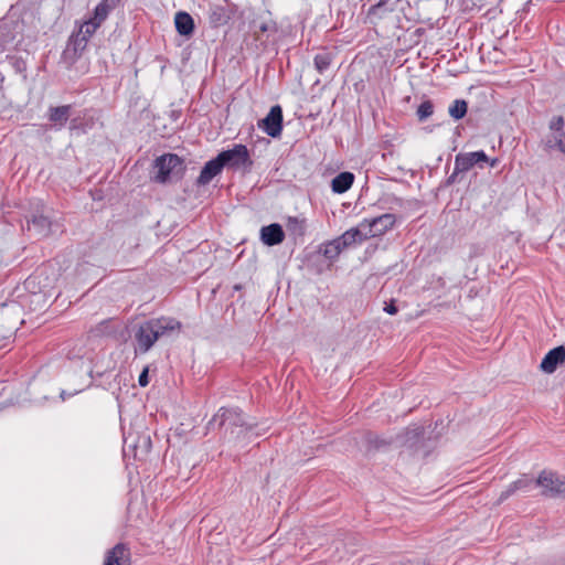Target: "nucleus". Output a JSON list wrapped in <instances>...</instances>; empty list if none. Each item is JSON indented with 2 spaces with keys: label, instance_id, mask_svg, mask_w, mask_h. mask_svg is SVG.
<instances>
[{
  "label": "nucleus",
  "instance_id": "1",
  "mask_svg": "<svg viewBox=\"0 0 565 565\" xmlns=\"http://www.w3.org/2000/svg\"><path fill=\"white\" fill-rule=\"evenodd\" d=\"M180 329L181 322L171 317L149 319L140 323L135 331V351L146 353L153 347L158 339L170 335L174 331L179 332Z\"/></svg>",
  "mask_w": 565,
  "mask_h": 565
},
{
  "label": "nucleus",
  "instance_id": "2",
  "mask_svg": "<svg viewBox=\"0 0 565 565\" xmlns=\"http://www.w3.org/2000/svg\"><path fill=\"white\" fill-rule=\"evenodd\" d=\"M216 424L221 428H224L225 435L230 434L232 439H239L242 436L245 437L253 430V426L245 422L239 408L221 407L209 422L207 428Z\"/></svg>",
  "mask_w": 565,
  "mask_h": 565
},
{
  "label": "nucleus",
  "instance_id": "3",
  "mask_svg": "<svg viewBox=\"0 0 565 565\" xmlns=\"http://www.w3.org/2000/svg\"><path fill=\"white\" fill-rule=\"evenodd\" d=\"M153 168L156 169L153 179L158 183H166L172 178L180 179L185 169L183 160L174 153L158 157L154 160Z\"/></svg>",
  "mask_w": 565,
  "mask_h": 565
},
{
  "label": "nucleus",
  "instance_id": "4",
  "mask_svg": "<svg viewBox=\"0 0 565 565\" xmlns=\"http://www.w3.org/2000/svg\"><path fill=\"white\" fill-rule=\"evenodd\" d=\"M535 484L542 488L544 497H565V476H559L552 470H543L535 480Z\"/></svg>",
  "mask_w": 565,
  "mask_h": 565
},
{
  "label": "nucleus",
  "instance_id": "5",
  "mask_svg": "<svg viewBox=\"0 0 565 565\" xmlns=\"http://www.w3.org/2000/svg\"><path fill=\"white\" fill-rule=\"evenodd\" d=\"M217 157L224 167L231 169L250 168L253 164L247 147L241 143L234 145L232 149L221 151Z\"/></svg>",
  "mask_w": 565,
  "mask_h": 565
},
{
  "label": "nucleus",
  "instance_id": "6",
  "mask_svg": "<svg viewBox=\"0 0 565 565\" xmlns=\"http://www.w3.org/2000/svg\"><path fill=\"white\" fill-rule=\"evenodd\" d=\"M395 223V215L386 213L371 220L364 218L361 222V226L365 230L367 238H371L384 235L387 231L393 228Z\"/></svg>",
  "mask_w": 565,
  "mask_h": 565
},
{
  "label": "nucleus",
  "instance_id": "7",
  "mask_svg": "<svg viewBox=\"0 0 565 565\" xmlns=\"http://www.w3.org/2000/svg\"><path fill=\"white\" fill-rule=\"evenodd\" d=\"M258 127L269 137H279L282 130V108L279 105L273 106L267 116L258 122Z\"/></svg>",
  "mask_w": 565,
  "mask_h": 565
},
{
  "label": "nucleus",
  "instance_id": "8",
  "mask_svg": "<svg viewBox=\"0 0 565 565\" xmlns=\"http://www.w3.org/2000/svg\"><path fill=\"white\" fill-rule=\"evenodd\" d=\"M489 158L483 150L458 153L455 158L456 171L466 172L475 164L480 162H488Z\"/></svg>",
  "mask_w": 565,
  "mask_h": 565
},
{
  "label": "nucleus",
  "instance_id": "9",
  "mask_svg": "<svg viewBox=\"0 0 565 565\" xmlns=\"http://www.w3.org/2000/svg\"><path fill=\"white\" fill-rule=\"evenodd\" d=\"M565 362V348L563 345L550 350L541 362V370L547 374L553 373L557 366Z\"/></svg>",
  "mask_w": 565,
  "mask_h": 565
},
{
  "label": "nucleus",
  "instance_id": "10",
  "mask_svg": "<svg viewBox=\"0 0 565 565\" xmlns=\"http://www.w3.org/2000/svg\"><path fill=\"white\" fill-rule=\"evenodd\" d=\"M72 105L51 106L47 109V119L53 124L55 130H61L71 117Z\"/></svg>",
  "mask_w": 565,
  "mask_h": 565
},
{
  "label": "nucleus",
  "instance_id": "11",
  "mask_svg": "<svg viewBox=\"0 0 565 565\" xmlns=\"http://www.w3.org/2000/svg\"><path fill=\"white\" fill-rule=\"evenodd\" d=\"M224 166L216 156L212 160L207 161L202 168L200 175L196 179V185L203 186L207 185L213 178L220 174L223 170Z\"/></svg>",
  "mask_w": 565,
  "mask_h": 565
},
{
  "label": "nucleus",
  "instance_id": "12",
  "mask_svg": "<svg viewBox=\"0 0 565 565\" xmlns=\"http://www.w3.org/2000/svg\"><path fill=\"white\" fill-rule=\"evenodd\" d=\"M285 238V232L282 226L278 223H273L267 226H263L260 230V239L267 246H275L282 243Z\"/></svg>",
  "mask_w": 565,
  "mask_h": 565
},
{
  "label": "nucleus",
  "instance_id": "13",
  "mask_svg": "<svg viewBox=\"0 0 565 565\" xmlns=\"http://www.w3.org/2000/svg\"><path fill=\"white\" fill-rule=\"evenodd\" d=\"M343 248L353 246L355 244H361L362 242L367 239V235L365 230L361 226V223L356 227H352L345 231L342 235L338 237Z\"/></svg>",
  "mask_w": 565,
  "mask_h": 565
},
{
  "label": "nucleus",
  "instance_id": "14",
  "mask_svg": "<svg viewBox=\"0 0 565 565\" xmlns=\"http://www.w3.org/2000/svg\"><path fill=\"white\" fill-rule=\"evenodd\" d=\"M104 565H129V550L122 543L116 544L107 552Z\"/></svg>",
  "mask_w": 565,
  "mask_h": 565
},
{
  "label": "nucleus",
  "instance_id": "15",
  "mask_svg": "<svg viewBox=\"0 0 565 565\" xmlns=\"http://www.w3.org/2000/svg\"><path fill=\"white\" fill-rule=\"evenodd\" d=\"M174 25L178 33L183 36H190L194 31V20L188 12L184 11H180L175 14Z\"/></svg>",
  "mask_w": 565,
  "mask_h": 565
},
{
  "label": "nucleus",
  "instance_id": "16",
  "mask_svg": "<svg viewBox=\"0 0 565 565\" xmlns=\"http://www.w3.org/2000/svg\"><path fill=\"white\" fill-rule=\"evenodd\" d=\"M52 222L43 214L33 215L28 222V228L33 230L39 236H47L51 233Z\"/></svg>",
  "mask_w": 565,
  "mask_h": 565
},
{
  "label": "nucleus",
  "instance_id": "17",
  "mask_svg": "<svg viewBox=\"0 0 565 565\" xmlns=\"http://www.w3.org/2000/svg\"><path fill=\"white\" fill-rule=\"evenodd\" d=\"M121 0H100L95 7L93 15L94 20L102 21L103 23L107 20L109 14L120 6Z\"/></svg>",
  "mask_w": 565,
  "mask_h": 565
},
{
  "label": "nucleus",
  "instance_id": "18",
  "mask_svg": "<svg viewBox=\"0 0 565 565\" xmlns=\"http://www.w3.org/2000/svg\"><path fill=\"white\" fill-rule=\"evenodd\" d=\"M354 182V174L349 171H344L335 175L331 181V189L334 193L347 192Z\"/></svg>",
  "mask_w": 565,
  "mask_h": 565
},
{
  "label": "nucleus",
  "instance_id": "19",
  "mask_svg": "<svg viewBox=\"0 0 565 565\" xmlns=\"http://www.w3.org/2000/svg\"><path fill=\"white\" fill-rule=\"evenodd\" d=\"M344 248L341 246L340 241L337 238L322 244L319 252L329 260H334Z\"/></svg>",
  "mask_w": 565,
  "mask_h": 565
},
{
  "label": "nucleus",
  "instance_id": "20",
  "mask_svg": "<svg viewBox=\"0 0 565 565\" xmlns=\"http://www.w3.org/2000/svg\"><path fill=\"white\" fill-rule=\"evenodd\" d=\"M543 143L547 150L557 149L565 153V132L551 131L543 140Z\"/></svg>",
  "mask_w": 565,
  "mask_h": 565
},
{
  "label": "nucleus",
  "instance_id": "21",
  "mask_svg": "<svg viewBox=\"0 0 565 565\" xmlns=\"http://www.w3.org/2000/svg\"><path fill=\"white\" fill-rule=\"evenodd\" d=\"M334 58V54L330 51H322L316 54L313 58L315 68L318 73L323 74L327 70H329L332 61Z\"/></svg>",
  "mask_w": 565,
  "mask_h": 565
},
{
  "label": "nucleus",
  "instance_id": "22",
  "mask_svg": "<svg viewBox=\"0 0 565 565\" xmlns=\"http://www.w3.org/2000/svg\"><path fill=\"white\" fill-rule=\"evenodd\" d=\"M287 231L295 237L303 236L306 233V220L296 216H290L286 224Z\"/></svg>",
  "mask_w": 565,
  "mask_h": 565
},
{
  "label": "nucleus",
  "instance_id": "23",
  "mask_svg": "<svg viewBox=\"0 0 565 565\" xmlns=\"http://www.w3.org/2000/svg\"><path fill=\"white\" fill-rule=\"evenodd\" d=\"M468 110V104L463 99H456L448 109L450 117L456 120L463 118Z\"/></svg>",
  "mask_w": 565,
  "mask_h": 565
},
{
  "label": "nucleus",
  "instance_id": "24",
  "mask_svg": "<svg viewBox=\"0 0 565 565\" xmlns=\"http://www.w3.org/2000/svg\"><path fill=\"white\" fill-rule=\"evenodd\" d=\"M102 24H103V22L98 21V20H94V15H93L79 25L78 31L81 34H83L89 39L97 31V29L100 28Z\"/></svg>",
  "mask_w": 565,
  "mask_h": 565
},
{
  "label": "nucleus",
  "instance_id": "25",
  "mask_svg": "<svg viewBox=\"0 0 565 565\" xmlns=\"http://www.w3.org/2000/svg\"><path fill=\"white\" fill-rule=\"evenodd\" d=\"M434 114V104L430 100H424L417 108L416 115L419 121H425Z\"/></svg>",
  "mask_w": 565,
  "mask_h": 565
},
{
  "label": "nucleus",
  "instance_id": "26",
  "mask_svg": "<svg viewBox=\"0 0 565 565\" xmlns=\"http://www.w3.org/2000/svg\"><path fill=\"white\" fill-rule=\"evenodd\" d=\"M88 38L81 34L79 31L70 38V45H73L75 52L83 51L87 44Z\"/></svg>",
  "mask_w": 565,
  "mask_h": 565
},
{
  "label": "nucleus",
  "instance_id": "27",
  "mask_svg": "<svg viewBox=\"0 0 565 565\" xmlns=\"http://www.w3.org/2000/svg\"><path fill=\"white\" fill-rule=\"evenodd\" d=\"M565 120L563 116H555L551 119L548 124V128L554 132H565L564 131Z\"/></svg>",
  "mask_w": 565,
  "mask_h": 565
},
{
  "label": "nucleus",
  "instance_id": "28",
  "mask_svg": "<svg viewBox=\"0 0 565 565\" xmlns=\"http://www.w3.org/2000/svg\"><path fill=\"white\" fill-rule=\"evenodd\" d=\"M512 483H513V487L516 488L518 491L519 490L526 491L532 484V479L524 476V477L515 480Z\"/></svg>",
  "mask_w": 565,
  "mask_h": 565
},
{
  "label": "nucleus",
  "instance_id": "29",
  "mask_svg": "<svg viewBox=\"0 0 565 565\" xmlns=\"http://www.w3.org/2000/svg\"><path fill=\"white\" fill-rule=\"evenodd\" d=\"M211 20L215 23H224L226 21V17L222 12V9H215L211 13Z\"/></svg>",
  "mask_w": 565,
  "mask_h": 565
},
{
  "label": "nucleus",
  "instance_id": "30",
  "mask_svg": "<svg viewBox=\"0 0 565 565\" xmlns=\"http://www.w3.org/2000/svg\"><path fill=\"white\" fill-rule=\"evenodd\" d=\"M386 11L385 9V3L384 2H379L375 6H372L369 10V14L370 15H382V12Z\"/></svg>",
  "mask_w": 565,
  "mask_h": 565
},
{
  "label": "nucleus",
  "instance_id": "31",
  "mask_svg": "<svg viewBox=\"0 0 565 565\" xmlns=\"http://www.w3.org/2000/svg\"><path fill=\"white\" fill-rule=\"evenodd\" d=\"M518 490L516 488L513 487V483H510L509 487L501 492L500 497H499V501L502 502L504 500H507L510 495H512L513 493H515Z\"/></svg>",
  "mask_w": 565,
  "mask_h": 565
},
{
  "label": "nucleus",
  "instance_id": "32",
  "mask_svg": "<svg viewBox=\"0 0 565 565\" xmlns=\"http://www.w3.org/2000/svg\"><path fill=\"white\" fill-rule=\"evenodd\" d=\"M138 383L141 387H145L149 384L148 367L143 369V371L140 373Z\"/></svg>",
  "mask_w": 565,
  "mask_h": 565
},
{
  "label": "nucleus",
  "instance_id": "33",
  "mask_svg": "<svg viewBox=\"0 0 565 565\" xmlns=\"http://www.w3.org/2000/svg\"><path fill=\"white\" fill-rule=\"evenodd\" d=\"M110 322H111L110 320H105V321H103V322L97 327L96 332H97L98 334H108V333H110V331H108V330H107V329H108V326H109V323H110Z\"/></svg>",
  "mask_w": 565,
  "mask_h": 565
},
{
  "label": "nucleus",
  "instance_id": "34",
  "mask_svg": "<svg viewBox=\"0 0 565 565\" xmlns=\"http://www.w3.org/2000/svg\"><path fill=\"white\" fill-rule=\"evenodd\" d=\"M384 311L388 315H396L398 312V309L395 302L392 300L391 302L385 305Z\"/></svg>",
  "mask_w": 565,
  "mask_h": 565
},
{
  "label": "nucleus",
  "instance_id": "35",
  "mask_svg": "<svg viewBox=\"0 0 565 565\" xmlns=\"http://www.w3.org/2000/svg\"><path fill=\"white\" fill-rule=\"evenodd\" d=\"M460 172H457L456 171V167L454 168V172L449 175V178L447 179V183L448 184H452L456 182V179H457V175L459 174Z\"/></svg>",
  "mask_w": 565,
  "mask_h": 565
},
{
  "label": "nucleus",
  "instance_id": "36",
  "mask_svg": "<svg viewBox=\"0 0 565 565\" xmlns=\"http://www.w3.org/2000/svg\"><path fill=\"white\" fill-rule=\"evenodd\" d=\"M4 42H6V34L0 31V52H3L6 49Z\"/></svg>",
  "mask_w": 565,
  "mask_h": 565
},
{
  "label": "nucleus",
  "instance_id": "37",
  "mask_svg": "<svg viewBox=\"0 0 565 565\" xmlns=\"http://www.w3.org/2000/svg\"><path fill=\"white\" fill-rule=\"evenodd\" d=\"M15 67H17V70H18V71H22V70H24V68H25V64H24V62H23V61H21V60H17V61H15Z\"/></svg>",
  "mask_w": 565,
  "mask_h": 565
},
{
  "label": "nucleus",
  "instance_id": "38",
  "mask_svg": "<svg viewBox=\"0 0 565 565\" xmlns=\"http://www.w3.org/2000/svg\"><path fill=\"white\" fill-rule=\"evenodd\" d=\"M497 163H498V159H493V160L490 161V167L493 168V167L497 166Z\"/></svg>",
  "mask_w": 565,
  "mask_h": 565
},
{
  "label": "nucleus",
  "instance_id": "39",
  "mask_svg": "<svg viewBox=\"0 0 565 565\" xmlns=\"http://www.w3.org/2000/svg\"><path fill=\"white\" fill-rule=\"evenodd\" d=\"M423 434V428H417L416 429V435H422Z\"/></svg>",
  "mask_w": 565,
  "mask_h": 565
},
{
  "label": "nucleus",
  "instance_id": "40",
  "mask_svg": "<svg viewBox=\"0 0 565 565\" xmlns=\"http://www.w3.org/2000/svg\"><path fill=\"white\" fill-rule=\"evenodd\" d=\"M260 30H262L263 32L267 31V26H266V24H263V25L260 26Z\"/></svg>",
  "mask_w": 565,
  "mask_h": 565
},
{
  "label": "nucleus",
  "instance_id": "41",
  "mask_svg": "<svg viewBox=\"0 0 565 565\" xmlns=\"http://www.w3.org/2000/svg\"><path fill=\"white\" fill-rule=\"evenodd\" d=\"M70 128H71V129H74V128H75V122H74V120L72 121L71 127H70Z\"/></svg>",
  "mask_w": 565,
  "mask_h": 565
}]
</instances>
